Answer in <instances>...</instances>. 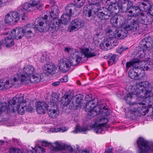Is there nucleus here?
<instances>
[{"label":"nucleus","instance_id":"f257e3e1","mask_svg":"<svg viewBox=\"0 0 153 153\" xmlns=\"http://www.w3.org/2000/svg\"><path fill=\"white\" fill-rule=\"evenodd\" d=\"M137 27L138 25L137 21L132 20L130 24H126L123 27L116 28L113 32L112 36H110V38L124 39L127 36L128 31H134L137 30Z\"/></svg>","mask_w":153,"mask_h":153},{"label":"nucleus","instance_id":"f03ea898","mask_svg":"<svg viewBox=\"0 0 153 153\" xmlns=\"http://www.w3.org/2000/svg\"><path fill=\"white\" fill-rule=\"evenodd\" d=\"M58 96L55 93L51 95L50 99V102L48 104L49 108L48 111V114L51 117L55 118L58 117L59 114V110L57 104L59 101L58 99Z\"/></svg>","mask_w":153,"mask_h":153},{"label":"nucleus","instance_id":"7ed1b4c3","mask_svg":"<svg viewBox=\"0 0 153 153\" xmlns=\"http://www.w3.org/2000/svg\"><path fill=\"white\" fill-rule=\"evenodd\" d=\"M98 103L97 99H95L94 101L90 102L89 103L84 106V110L85 111L90 112L93 116H96L100 114L101 108L105 107V104H102L97 105Z\"/></svg>","mask_w":153,"mask_h":153},{"label":"nucleus","instance_id":"20e7f679","mask_svg":"<svg viewBox=\"0 0 153 153\" xmlns=\"http://www.w3.org/2000/svg\"><path fill=\"white\" fill-rule=\"evenodd\" d=\"M127 1L126 0H119L118 2L112 3L111 2L107 3L109 5L108 10V11H110L111 12V16H112L114 14V12H117L118 9V12H124L126 10V7L127 5Z\"/></svg>","mask_w":153,"mask_h":153},{"label":"nucleus","instance_id":"39448f33","mask_svg":"<svg viewBox=\"0 0 153 153\" xmlns=\"http://www.w3.org/2000/svg\"><path fill=\"white\" fill-rule=\"evenodd\" d=\"M137 87H139L140 91L143 92V97L145 95L149 96L153 94V86H151L148 81L140 82L137 83Z\"/></svg>","mask_w":153,"mask_h":153},{"label":"nucleus","instance_id":"423d86ee","mask_svg":"<svg viewBox=\"0 0 153 153\" xmlns=\"http://www.w3.org/2000/svg\"><path fill=\"white\" fill-rule=\"evenodd\" d=\"M139 153H148L150 148L149 142L147 140L142 137H139L137 140Z\"/></svg>","mask_w":153,"mask_h":153},{"label":"nucleus","instance_id":"0eeeda50","mask_svg":"<svg viewBox=\"0 0 153 153\" xmlns=\"http://www.w3.org/2000/svg\"><path fill=\"white\" fill-rule=\"evenodd\" d=\"M139 47L140 51L145 53L146 51H149L153 48V39H142L140 42Z\"/></svg>","mask_w":153,"mask_h":153},{"label":"nucleus","instance_id":"6e6552de","mask_svg":"<svg viewBox=\"0 0 153 153\" xmlns=\"http://www.w3.org/2000/svg\"><path fill=\"white\" fill-rule=\"evenodd\" d=\"M19 12L11 11L7 13L6 16L5 21L6 23L10 24H14L18 22L20 18Z\"/></svg>","mask_w":153,"mask_h":153},{"label":"nucleus","instance_id":"1a4fd4ad","mask_svg":"<svg viewBox=\"0 0 153 153\" xmlns=\"http://www.w3.org/2000/svg\"><path fill=\"white\" fill-rule=\"evenodd\" d=\"M33 7L30 3H26L18 7V11L21 16L22 20H25L27 18L25 15L26 12H32L33 10Z\"/></svg>","mask_w":153,"mask_h":153},{"label":"nucleus","instance_id":"9d476101","mask_svg":"<svg viewBox=\"0 0 153 153\" xmlns=\"http://www.w3.org/2000/svg\"><path fill=\"white\" fill-rule=\"evenodd\" d=\"M25 102V100H24V95H21V96L19 97H14L11 102H9L8 108L14 110L15 109V106L20 105L22 103Z\"/></svg>","mask_w":153,"mask_h":153},{"label":"nucleus","instance_id":"9b49d317","mask_svg":"<svg viewBox=\"0 0 153 153\" xmlns=\"http://www.w3.org/2000/svg\"><path fill=\"white\" fill-rule=\"evenodd\" d=\"M84 23L82 20L79 18H76L73 20L69 26L70 31H76L82 27L84 25Z\"/></svg>","mask_w":153,"mask_h":153},{"label":"nucleus","instance_id":"f8f14e48","mask_svg":"<svg viewBox=\"0 0 153 153\" xmlns=\"http://www.w3.org/2000/svg\"><path fill=\"white\" fill-rule=\"evenodd\" d=\"M46 21L43 18H37L35 20L34 23L35 27L34 28H36L40 32H45L47 31L46 28L45 27Z\"/></svg>","mask_w":153,"mask_h":153},{"label":"nucleus","instance_id":"ddd939ff","mask_svg":"<svg viewBox=\"0 0 153 153\" xmlns=\"http://www.w3.org/2000/svg\"><path fill=\"white\" fill-rule=\"evenodd\" d=\"M71 62V60L69 61L65 58L61 59L58 64L59 69L60 71L63 73L68 71L70 68V66L69 64L70 65Z\"/></svg>","mask_w":153,"mask_h":153},{"label":"nucleus","instance_id":"4468645a","mask_svg":"<svg viewBox=\"0 0 153 153\" xmlns=\"http://www.w3.org/2000/svg\"><path fill=\"white\" fill-rule=\"evenodd\" d=\"M104 12L101 11L100 8L99 9H95L94 12L97 13V15L98 17L101 20H107L111 16V12L108 11L107 8H103Z\"/></svg>","mask_w":153,"mask_h":153},{"label":"nucleus","instance_id":"2eb2a0df","mask_svg":"<svg viewBox=\"0 0 153 153\" xmlns=\"http://www.w3.org/2000/svg\"><path fill=\"white\" fill-rule=\"evenodd\" d=\"M54 144L55 146H53L52 150L55 151H57L60 150H65L69 152L73 151V148L70 145H68L56 141Z\"/></svg>","mask_w":153,"mask_h":153},{"label":"nucleus","instance_id":"dca6fc26","mask_svg":"<svg viewBox=\"0 0 153 153\" xmlns=\"http://www.w3.org/2000/svg\"><path fill=\"white\" fill-rule=\"evenodd\" d=\"M11 36L13 38L18 39H21L25 35L23 30V28L17 27L11 31Z\"/></svg>","mask_w":153,"mask_h":153},{"label":"nucleus","instance_id":"f3484780","mask_svg":"<svg viewBox=\"0 0 153 153\" xmlns=\"http://www.w3.org/2000/svg\"><path fill=\"white\" fill-rule=\"evenodd\" d=\"M143 15L139 16L137 18V21L140 23L147 25L151 24L152 22V19L149 16H145V14L143 13Z\"/></svg>","mask_w":153,"mask_h":153},{"label":"nucleus","instance_id":"a211bd4d","mask_svg":"<svg viewBox=\"0 0 153 153\" xmlns=\"http://www.w3.org/2000/svg\"><path fill=\"white\" fill-rule=\"evenodd\" d=\"M48 107L47 104L45 102H38L36 105L37 112L39 114H44L48 110Z\"/></svg>","mask_w":153,"mask_h":153},{"label":"nucleus","instance_id":"6ab92c4d","mask_svg":"<svg viewBox=\"0 0 153 153\" xmlns=\"http://www.w3.org/2000/svg\"><path fill=\"white\" fill-rule=\"evenodd\" d=\"M152 4V2L149 0H143L139 3V6L141 10L144 11H149Z\"/></svg>","mask_w":153,"mask_h":153},{"label":"nucleus","instance_id":"aec40b11","mask_svg":"<svg viewBox=\"0 0 153 153\" xmlns=\"http://www.w3.org/2000/svg\"><path fill=\"white\" fill-rule=\"evenodd\" d=\"M140 69L137 68H131L128 72L129 76L132 79H135L137 77L140 78V73L139 72Z\"/></svg>","mask_w":153,"mask_h":153},{"label":"nucleus","instance_id":"412c9836","mask_svg":"<svg viewBox=\"0 0 153 153\" xmlns=\"http://www.w3.org/2000/svg\"><path fill=\"white\" fill-rule=\"evenodd\" d=\"M43 68L44 70L51 74H54L55 71L57 69L56 67L54 65L50 62L45 64Z\"/></svg>","mask_w":153,"mask_h":153},{"label":"nucleus","instance_id":"4be33fe9","mask_svg":"<svg viewBox=\"0 0 153 153\" xmlns=\"http://www.w3.org/2000/svg\"><path fill=\"white\" fill-rule=\"evenodd\" d=\"M53 19L51 20L50 23V27L53 30L57 31L59 29L60 26L61 21L58 18H52Z\"/></svg>","mask_w":153,"mask_h":153},{"label":"nucleus","instance_id":"5701e85b","mask_svg":"<svg viewBox=\"0 0 153 153\" xmlns=\"http://www.w3.org/2000/svg\"><path fill=\"white\" fill-rule=\"evenodd\" d=\"M18 76L19 78L14 77L13 79V80L14 82L19 81L23 84H26L29 83L30 81V78H28L27 76H26L25 74H18Z\"/></svg>","mask_w":153,"mask_h":153},{"label":"nucleus","instance_id":"b1692460","mask_svg":"<svg viewBox=\"0 0 153 153\" xmlns=\"http://www.w3.org/2000/svg\"><path fill=\"white\" fill-rule=\"evenodd\" d=\"M35 72V69L31 65L25 67L23 69V74L26 75L28 78H30Z\"/></svg>","mask_w":153,"mask_h":153},{"label":"nucleus","instance_id":"393cba45","mask_svg":"<svg viewBox=\"0 0 153 153\" xmlns=\"http://www.w3.org/2000/svg\"><path fill=\"white\" fill-rule=\"evenodd\" d=\"M126 1L127 2V6L126 8V10L124 11V12H128V13L130 14H131L136 9H140L139 6L138 7L133 6V3L132 2L128 1L126 0Z\"/></svg>","mask_w":153,"mask_h":153},{"label":"nucleus","instance_id":"a878e982","mask_svg":"<svg viewBox=\"0 0 153 153\" xmlns=\"http://www.w3.org/2000/svg\"><path fill=\"white\" fill-rule=\"evenodd\" d=\"M139 87H137V83L135 86H133L131 89V92L132 94L135 95L138 97H143V92L140 91Z\"/></svg>","mask_w":153,"mask_h":153},{"label":"nucleus","instance_id":"bb28decb","mask_svg":"<svg viewBox=\"0 0 153 153\" xmlns=\"http://www.w3.org/2000/svg\"><path fill=\"white\" fill-rule=\"evenodd\" d=\"M110 39H105L100 44V47L102 50L107 51L108 50L107 48L110 46Z\"/></svg>","mask_w":153,"mask_h":153},{"label":"nucleus","instance_id":"cd10ccee","mask_svg":"<svg viewBox=\"0 0 153 153\" xmlns=\"http://www.w3.org/2000/svg\"><path fill=\"white\" fill-rule=\"evenodd\" d=\"M3 42L7 48H10L14 44V42L13 39L10 36H7L4 39H2Z\"/></svg>","mask_w":153,"mask_h":153},{"label":"nucleus","instance_id":"c85d7f7f","mask_svg":"<svg viewBox=\"0 0 153 153\" xmlns=\"http://www.w3.org/2000/svg\"><path fill=\"white\" fill-rule=\"evenodd\" d=\"M102 0H88V2L89 4L92 7V9H99L100 8V2H101Z\"/></svg>","mask_w":153,"mask_h":153},{"label":"nucleus","instance_id":"c756f323","mask_svg":"<svg viewBox=\"0 0 153 153\" xmlns=\"http://www.w3.org/2000/svg\"><path fill=\"white\" fill-rule=\"evenodd\" d=\"M40 0H30V2L33 7H36L37 9L41 10L43 8L44 5L40 3Z\"/></svg>","mask_w":153,"mask_h":153},{"label":"nucleus","instance_id":"7c9ffc66","mask_svg":"<svg viewBox=\"0 0 153 153\" xmlns=\"http://www.w3.org/2000/svg\"><path fill=\"white\" fill-rule=\"evenodd\" d=\"M72 16L64 13L61 16L60 20L63 24H66L71 21V19Z\"/></svg>","mask_w":153,"mask_h":153},{"label":"nucleus","instance_id":"2f4dec72","mask_svg":"<svg viewBox=\"0 0 153 153\" xmlns=\"http://www.w3.org/2000/svg\"><path fill=\"white\" fill-rule=\"evenodd\" d=\"M70 95L68 94H66L62 97L61 101L64 106H67L68 105L71 101L70 99Z\"/></svg>","mask_w":153,"mask_h":153},{"label":"nucleus","instance_id":"473e14b6","mask_svg":"<svg viewBox=\"0 0 153 153\" xmlns=\"http://www.w3.org/2000/svg\"><path fill=\"white\" fill-rule=\"evenodd\" d=\"M75 9V5L74 4H70L67 5L65 7V10L66 14L72 16L73 10Z\"/></svg>","mask_w":153,"mask_h":153},{"label":"nucleus","instance_id":"72a5a7b5","mask_svg":"<svg viewBox=\"0 0 153 153\" xmlns=\"http://www.w3.org/2000/svg\"><path fill=\"white\" fill-rule=\"evenodd\" d=\"M58 7L56 6H53L51 7V10L50 11V14L52 18L57 17L59 13Z\"/></svg>","mask_w":153,"mask_h":153},{"label":"nucleus","instance_id":"f704fd0d","mask_svg":"<svg viewBox=\"0 0 153 153\" xmlns=\"http://www.w3.org/2000/svg\"><path fill=\"white\" fill-rule=\"evenodd\" d=\"M14 84L10 83L9 81H6L5 83L1 82L0 83V90H4L9 89Z\"/></svg>","mask_w":153,"mask_h":153},{"label":"nucleus","instance_id":"c9c22d12","mask_svg":"<svg viewBox=\"0 0 153 153\" xmlns=\"http://www.w3.org/2000/svg\"><path fill=\"white\" fill-rule=\"evenodd\" d=\"M29 78L30 82L32 83H38L40 82L41 80L40 76L38 74L33 75Z\"/></svg>","mask_w":153,"mask_h":153},{"label":"nucleus","instance_id":"e433bc0d","mask_svg":"<svg viewBox=\"0 0 153 153\" xmlns=\"http://www.w3.org/2000/svg\"><path fill=\"white\" fill-rule=\"evenodd\" d=\"M83 13L86 17H90L92 16V10L90 5H85L83 8Z\"/></svg>","mask_w":153,"mask_h":153},{"label":"nucleus","instance_id":"4c0bfd02","mask_svg":"<svg viewBox=\"0 0 153 153\" xmlns=\"http://www.w3.org/2000/svg\"><path fill=\"white\" fill-rule=\"evenodd\" d=\"M8 152L9 153H31L28 150L22 152L20 149L15 148H10L9 149Z\"/></svg>","mask_w":153,"mask_h":153},{"label":"nucleus","instance_id":"58836bf2","mask_svg":"<svg viewBox=\"0 0 153 153\" xmlns=\"http://www.w3.org/2000/svg\"><path fill=\"white\" fill-rule=\"evenodd\" d=\"M82 51L85 56L88 58L92 57L96 55V54L94 52H91L88 48L84 49Z\"/></svg>","mask_w":153,"mask_h":153},{"label":"nucleus","instance_id":"ea45409f","mask_svg":"<svg viewBox=\"0 0 153 153\" xmlns=\"http://www.w3.org/2000/svg\"><path fill=\"white\" fill-rule=\"evenodd\" d=\"M104 108H101L100 115L102 116H107L110 114V111L108 109V106L105 104Z\"/></svg>","mask_w":153,"mask_h":153},{"label":"nucleus","instance_id":"a19ab883","mask_svg":"<svg viewBox=\"0 0 153 153\" xmlns=\"http://www.w3.org/2000/svg\"><path fill=\"white\" fill-rule=\"evenodd\" d=\"M32 149L33 153H43L45 152L44 148L41 146H36L34 148L32 147Z\"/></svg>","mask_w":153,"mask_h":153},{"label":"nucleus","instance_id":"79ce46f5","mask_svg":"<svg viewBox=\"0 0 153 153\" xmlns=\"http://www.w3.org/2000/svg\"><path fill=\"white\" fill-rule=\"evenodd\" d=\"M82 59V57L78 55H76V59H73V60H71V62H70V65L73 66L76 65L77 64L80 62Z\"/></svg>","mask_w":153,"mask_h":153},{"label":"nucleus","instance_id":"37998d69","mask_svg":"<svg viewBox=\"0 0 153 153\" xmlns=\"http://www.w3.org/2000/svg\"><path fill=\"white\" fill-rule=\"evenodd\" d=\"M110 17H111L110 22L112 26H114V27L117 26L118 23L117 15L114 16V14L112 16Z\"/></svg>","mask_w":153,"mask_h":153},{"label":"nucleus","instance_id":"c03bdc74","mask_svg":"<svg viewBox=\"0 0 153 153\" xmlns=\"http://www.w3.org/2000/svg\"><path fill=\"white\" fill-rule=\"evenodd\" d=\"M140 9H137L131 14H129L130 17H138L139 16L143 15V12L139 11Z\"/></svg>","mask_w":153,"mask_h":153},{"label":"nucleus","instance_id":"a18cd8bd","mask_svg":"<svg viewBox=\"0 0 153 153\" xmlns=\"http://www.w3.org/2000/svg\"><path fill=\"white\" fill-rule=\"evenodd\" d=\"M132 97L131 94L128 93L125 97V99L127 103H128L130 105L133 106L134 104H135V103L131 102V100Z\"/></svg>","mask_w":153,"mask_h":153},{"label":"nucleus","instance_id":"49530a36","mask_svg":"<svg viewBox=\"0 0 153 153\" xmlns=\"http://www.w3.org/2000/svg\"><path fill=\"white\" fill-rule=\"evenodd\" d=\"M15 106V107H16V109H17L18 112L19 114L22 115L24 114L25 111V105L23 106H22V105H21Z\"/></svg>","mask_w":153,"mask_h":153},{"label":"nucleus","instance_id":"de8ad7c7","mask_svg":"<svg viewBox=\"0 0 153 153\" xmlns=\"http://www.w3.org/2000/svg\"><path fill=\"white\" fill-rule=\"evenodd\" d=\"M118 56L117 55H113L111 56L108 61L109 65H111L114 64L115 62L118 59Z\"/></svg>","mask_w":153,"mask_h":153},{"label":"nucleus","instance_id":"09e8293b","mask_svg":"<svg viewBox=\"0 0 153 153\" xmlns=\"http://www.w3.org/2000/svg\"><path fill=\"white\" fill-rule=\"evenodd\" d=\"M29 26V25H27L23 28V30L25 35L30 34L32 33V30L33 29V28L30 27Z\"/></svg>","mask_w":153,"mask_h":153},{"label":"nucleus","instance_id":"8fccbe9b","mask_svg":"<svg viewBox=\"0 0 153 153\" xmlns=\"http://www.w3.org/2000/svg\"><path fill=\"white\" fill-rule=\"evenodd\" d=\"M143 105H141L140 103H139L138 104L135 103V104H134V106H133V108H134V110L132 111L134 112L138 111L139 112V109L140 110H141Z\"/></svg>","mask_w":153,"mask_h":153},{"label":"nucleus","instance_id":"3c124183","mask_svg":"<svg viewBox=\"0 0 153 153\" xmlns=\"http://www.w3.org/2000/svg\"><path fill=\"white\" fill-rule=\"evenodd\" d=\"M103 126L101 124H99L97 126L94 127V131L97 134L101 133L103 130Z\"/></svg>","mask_w":153,"mask_h":153},{"label":"nucleus","instance_id":"603ef678","mask_svg":"<svg viewBox=\"0 0 153 153\" xmlns=\"http://www.w3.org/2000/svg\"><path fill=\"white\" fill-rule=\"evenodd\" d=\"M75 102L79 105L82 101L83 99L82 95L79 94L76 95L75 97Z\"/></svg>","mask_w":153,"mask_h":153},{"label":"nucleus","instance_id":"864d4df0","mask_svg":"<svg viewBox=\"0 0 153 153\" xmlns=\"http://www.w3.org/2000/svg\"><path fill=\"white\" fill-rule=\"evenodd\" d=\"M89 130L90 129H88V127H78L76 128L75 131L74 132H75V133H77L78 131L79 132L85 131Z\"/></svg>","mask_w":153,"mask_h":153},{"label":"nucleus","instance_id":"5fc2aeb1","mask_svg":"<svg viewBox=\"0 0 153 153\" xmlns=\"http://www.w3.org/2000/svg\"><path fill=\"white\" fill-rule=\"evenodd\" d=\"M41 142L42 146H45L46 147L50 146L51 147V150L53 151H54L52 149L53 148V146H55V145L54 144H54H53L52 143H49L48 142L45 141H41Z\"/></svg>","mask_w":153,"mask_h":153},{"label":"nucleus","instance_id":"6e6d98bb","mask_svg":"<svg viewBox=\"0 0 153 153\" xmlns=\"http://www.w3.org/2000/svg\"><path fill=\"white\" fill-rule=\"evenodd\" d=\"M68 105H69V108L70 109H76L77 106L78 105L75 101L74 102V101L71 102V101L70 102H69V103L68 104Z\"/></svg>","mask_w":153,"mask_h":153},{"label":"nucleus","instance_id":"4d7b16f0","mask_svg":"<svg viewBox=\"0 0 153 153\" xmlns=\"http://www.w3.org/2000/svg\"><path fill=\"white\" fill-rule=\"evenodd\" d=\"M117 16L118 23L120 25H123L124 23L125 18L122 16L119 15Z\"/></svg>","mask_w":153,"mask_h":153},{"label":"nucleus","instance_id":"13d9d810","mask_svg":"<svg viewBox=\"0 0 153 153\" xmlns=\"http://www.w3.org/2000/svg\"><path fill=\"white\" fill-rule=\"evenodd\" d=\"M91 97L92 94H88V95H86L85 97V100L87 101H88V102H87L84 106H85L87 104H88V103H89L90 102L93 101H94V100L95 99H97V98H94V99H91Z\"/></svg>","mask_w":153,"mask_h":153},{"label":"nucleus","instance_id":"bf43d9fd","mask_svg":"<svg viewBox=\"0 0 153 153\" xmlns=\"http://www.w3.org/2000/svg\"><path fill=\"white\" fill-rule=\"evenodd\" d=\"M85 1V0H77V4L75 5L78 8H80L84 4Z\"/></svg>","mask_w":153,"mask_h":153},{"label":"nucleus","instance_id":"052dcab7","mask_svg":"<svg viewBox=\"0 0 153 153\" xmlns=\"http://www.w3.org/2000/svg\"><path fill=\"white\" fill-rule=\"evenodd\" d=\"M1 102L0 101V102ZM6 104L3 103H0V111L3 112L5 111L7 108Z\"/></svg>","mask_w":153,"mask_h":153},{"label":"nucleus","instance_id":"680f3d73","mask_svg":"<svg viewBox=\"0 0 153 153\" xmlns=\"http://www.w3.org/2000/svg\"><path fill=\"white\" fill-rule=\"evenodd\" d=\"M148 111L147 110V107L146 106H144L143 105L141 110H140L139 109V113L142 114H143V113L145 114L146 113H147Z\"/></svg>","mask_w":153,"mask_h":153},{"label":"nucleus","instance_id":"e2e57ef3","mask_svg":"<svg viewBox=\"0 0 153 153\" xmlns=\"http://www.w3.org/2000/svg\"><path fill=\"white\" fill-rule=\"evenodd\" d=\"M128 48H124L123 47H120L118 48L117 50V52L120 54L124 51H126L128 49Z\"/></svg>","mask_w":153,"mask_h":153},{"label":"nucleus","instance_id":"0e129e2a","mask_svg":"<svg viewBox=\"0 0 153 153\" xmlns=\"http://www.w3.org/2000/svg\"><path fill=\"white\" fill-rule=\"evenodd\" d=\"M100 121L101 122H103V123H101L100 124H101V125H102L103 126H104L108 123V120L107 119L105 118V117H103L102 118H101L100 119Z\"/></svg>","mask_w":153,"mask_h":153},{"label":"nucleus","instance_id":"69168bd1","mask_svg":"<svg viewBox=\"0 0 153 153\" xmlns=\"http://www.w3.org/2000/svg\"><path fill=\"white\" fill-rule=\"evenodd\" d=\"M145 97L147 98H149V103L150 105H152L153 104V94H152V95H150L149 96H147V95H145Z\"/></svg>","mask_w":153,"mask_h":153},{"label":"nucleus","instance_id":"338daca9","mask_svg":"<svg viewBox=\"0 0 153 153\" xmlns=\"http://www.w3.org/2000/svg\"><path fill=\"white\" fill-rule=\"evenodd\" d=\"M132 67L134 68H137L139 69L138 65L139 64V61L138 60H137L135 61H132Z\"/></svg>","mask_w":153,"mask_h":153},{"label":"nucleus","instance_id":"774afa93","mask_svg":"<svg viewBox=\"0 0 153 153\" xmlns=\"http://www.w3.org/2000/svg\"><path fill=\"white\" fill-rule=\"evenodd\" d=\"M146 62V63L144 65L143 70L144 71H147L150 68L151 65L148 62Z\"/></svg>","mask_w":153,"mask_h":153}]
</instances>
